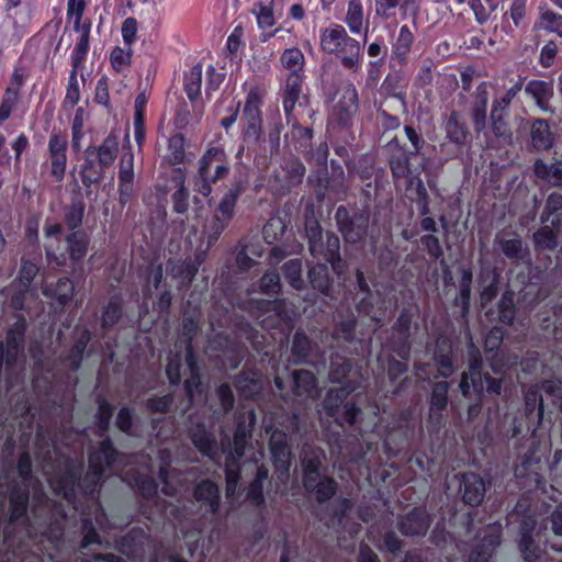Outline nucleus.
Listing matches in <instances>:
<instances>
[{
  "mask_svg": "<svg viewBox=\"0 0 562 562\" xmlns=\"http://www.w3.org/2000/svg\"><path fill=\"white\" fill-rule=\"evenodd\" d=\"M488 104L487 82H481L475 90L474 100L471 108V120L474 131L480 134L486 127Z\"/></svg>",
  "mask_w": 562,
  "mask_h": 562,
  "instance_id": "7c9ffc66",
  "label": "nucleus"
},
{
  "mask_svg": "<svg viewBox=\"0 0 562 562\" xmlns=\"http://www.w3.org/2000/svg\"><path fill=\"white\" fill-rule=\"evenodd\" d=\"M423 165L412 167V172L408 176L401 177L400 179L406 180L407 198L417 206L418 213L422 216L419 222L423 232L438 233L437 223L430 216V196L420 178Z\"/></svg>",
  "mask_w": 562,
  "mask_h": 562,
  "instance_id": "9b49d317",
  "label": "nucleus"
},
{
  "mask_svg": "<svg viewBox=\"0 0 562 562\" xmlns=\"http://www.w3.org/2000/svg\"><path fill=\"white\" fill-rule=\"evenodd\" d=\"M282 66L289 70V72H296L297 75H304L305 57L302 50L297 47L286 48L280 57Z\"/></svg>",
  "mask_w": 562,
  "mask_h": 562,
  "instance_id": "bf43d9fd",
  "label": "nucleus"
},
{
  "mask_svg": "<svg viewBox=\"0 0 562 562\" xmlns=\"http://www.w3.org/2000/svg\"><path fill=\"white\" fill-rule=\"evenodd\" d=\"M319 50L335 56L346 70L358 72L361 68V44L339 23L333 22L319 30Z\"/></svg>",
  "mask_w": 562,
  "mask_h": 562,
  "instance_id": "f03ea898",
  "label": "nucleus"
},
{
  "mask_svg": "<svg viewBox=\"0 0 562 562\" xmlns=\"http://www.w3.org/2000/svg\"><path fill=\"white\" fill-rule=\"evenodd\" d=\"M375 16L383 21L396 19L397 11L402 19L412 16L415 21L420 13L422 0H374Z\"/></svg>",
  "mask_w": 562,
  "mask_h": 562,
  "instance_id": "a211bd4d",
  "label": "nucleus"
},
{
  "mask_svg": "<svg viewBox=\"0 0 562 562\" xmlns=\"http://www.w3.org/2000/svg\"><path fill=\"white\" fill-rule=\"evenodd\" d=\"M313 349L312 339L304 330L297 329L292 339L291 355L296 364L307 363Z\"/></svg>",
  "mask_w": 562,
  "mask_h": 562,
  "instance_id": "a18cd8bd",
  "label": "nucleus"
},
{
  "mask_svg": "<svg viewBox=\"0 0 562 562\" xmlns=\"http://www.w3.org/2000/svg\"><path fill=\"white\" fill-rule=\"evenodd\" d=\"M192 496L206 513L215 515L220 512L221 490L213 480L204 479L198 482L193 487Z\"/></svg>",
  "mask_w": 562,
  "mask_h": 562,
  "instance_id": "b1692460",
  "label": "nucleus"
},
{
  "mask_svg": "<svg viewBox=\"0 0 562 562\" xmlns=\"http://www.w3.org/2000/svg\"><path fill=\"white\" fill-rule=\"evenodd\" d=\"M449 383L447 381L436 382L429 395V414L430 416L439 415L447 409L449 403Z\"/></svg>",
  "mask_w": 562,
  "mask_h": 562,
  "instance_id": "c03bdc74",
  "label": "nucleus"
},
{
  "mask_svg": "<svg viewBox=\"0 0 562 562\" xmlns=\"http://www.w3.org/2000/svg\"><path fill=\"white\" fill-rule=\"evenodd\" d=\"M509 111L507 109H502L496 104H492V111L490 115L491 120V128L493 134L498 138H508L512 136V132L509 125L506 121Z\"/></svg>",
  "mask_w": 562,
  "mask_h": 562,
  "instance_id": "864d4df0",
  "label": "nucleus"
},
{
  "mask_svg": "<svg viewBox=\"0 0 562 562\" xmlns=\"http://www.w3.org/2000/svg\"><path fill=\"white\" fill-rule=\"evenodd\" d=\"M498 322L503 325L510 326L514 324L516 316V307L514 297L510 293H504L497 303Z\"/></svg>",
  "mask_w": 562,
  "mask_h": 562,
  "instance_id": "69168bd1",
  "label": "nucleus"
},
{
  "mask_svg": "<svg viewBox=\"0 0 562 562\" xmlns=\"http://www.w3.org/2000/svg\"><path fill=\"white\" fill-rule=\"evenodd\" d=\"M533 172L538 179L562 188V160L547 164L542 159H537L533 165Z\"/></svg>",
  "mask_w": 562,
  "mask_h": 562,
  "instance_id": "37998d69",
  "label": "nucleus"
},
{
  "mask_svg": "<svg viewBox=\"0 0 562 562\" xmlns=\"http://www.w3.org/2000/svg\"><path fill=\"white\" fill-rule=\"evenodd\" d=\"M145 538V531L134 527L115 540V549L127 558L136 557L143 550Z\"/></svg>",
  "mask_w": 562,
  "mask_h": 562,
  "instance_id": "c9c22d12",
  "label": "nucleus"
},
{
  "mask_svg": "<svg viewBox=\"0 0 562 562\" xmlns=\"http://www.w3.org/2000/svg\"><path fill=\"white\" fill-rule=\"evenodd\" d=\"M402 70H392V72L387 74L381 85V90L386 97L400 99L404 106L405 101L400 91L401 81L403 80Z\"/></svg>",
  "mask_w": 562,
  "mask_h": 562,
  "instance_id": "e2e57ef3",
  "label": "nucleus"
},
{
  "mask_svg": "<svg viewBox=\"0 0 562 562\" xmlns=\"http://www.w3.org/2000/svg\"><path fill=\"white\" fill-rule=\"evenodd\" d=\"M202 65L196 64L184 75L183 89L190 101H195L201 95Z\"/></svg>",
  "mask_w": 562,
  "mask_h": 562,
  "instance_id": "5fc2aeb1",
  "label": "nucleus"
},
{
  "mask_svg": "<svg viewBox=\"0 0 562 562\" xmlns=\"http://www.w3.org/2000/svg\"><path fill=\"white\" fill-rule=\"evenodd\" d=\"M281 272L286 282L295 290L304 288V280L302 278V260L290 259L281 267Z\"/></svg>",
  "mask_w": 562,
  "mask_h": 562,
  "instance_id": "13d9d810",
  "label": "nucleus"
},
{
  "mask_svg": "<svg viewBox=\"0 0 562 562\" xmlns=\"http://www.w3.org/2000/svg\"><path fill=\"white\" fill-rule=\"evenodd\" d=\"M229 173L227 156L220 146L209 147L198 162V171L192 178L193 191L207 198L212 193V184L225 179Z\"/></svg>",
  "mask_w": 562,
  "mask_h": 562,
  "instance_id": "20e7f679",
  "label": "nucleus"
},
{
  "mask_svg": "<svg viewBox=\"0 0 562 562\" xmlns=\"http://www.w3.org/2000/svg\"><path fill=\"white\" fill-rule=\"evenodd\" d=\"M188 436L195 449L204 457L213 459L217 453V440L215 435L207 429L203 422L191 425Z\"/></svg>",
  "mask_w": 562,
  "mask_h": 562,
  "instance_id": "393cba45",
  "label": "nucleus"
},
{
  "mask_svg": "<svg viewBox=\"0 0 562 562\" xmlns=\"http://www.w3.org/2000/svg\"><path fill=\"white\" fill-rule=\"evenodd\" d=\"M67 149V135L53 131L48 138L47 157L49 164V175L57 182L63 181L66 175Z\"/></svg>",
  "mask_w": 562,
  "mask_h": 562,
  "instance_id": "2eb2a0df",
  "label": "nucleus"
},
{
  "mask_svg": "<svg viewBox=\"0 0 562 562\" xmlns=\"http://www.w3.org/2000/svg\"><path fill=\"white\" fill-rule=\"evenodd\" d=\"M148 98L145 92L137 94L134 102V134L138 145L145 139V116Z\"/></svg>",
  "mask_w": 562,
  "mask_h": 562,
  "instance_id": "3c124183",
  "label": "nucleus"
},
{
  "mask_svg": "<svg viewBox=\"0 0 562 562\" xmlns=\"http://www.w3.org/2000/svg\"><path fill=\"white\" fill-rule=\"evenodd\" d=\"M352 368L353 362L351 359L341 356L331 357L329 380L333 383H339L341 385H345V383L350 382L348 380V376Z\"/></svg>",
  "mask_w": 562,
  "mask_h": 562,
  "instance_id": "603ef678",
  "label": "nucleus"
},
{
  "mask_svg": "<svg viewBox=\"0 0 562 562\" xmlns=\"http://www.w3.org/2000/svg\"><path fill=\"white\" fill-rule=\"evenodd\" d=\"M335 220L345 240L358 243L367 235L370 215L364 210L349 211L345 205H339L335 213Z\"/></svg>",
  "mask_w": 562,
  "mask_h": 562,
  "instance_id": "ddd939ff",
  "label": "nucleus"
},
{
  "mask_svg": "<svg viewBox=\"0 0 562 562\" xmlns=\"http://www.w3.org/2000/svg\"><path fill=\"white\" fill-rule=\"evenodd\" d=\"M244 191L240 182L232 184L221 198L206 226L209 244L217 241L236 214L237 202Z\"/></svg>",
  "mask_w": 562,
  "mask_h": 562,
  "instance_id": "9d476101",
  "label": "nucleus"
},
{
  "mask_svg": "<svg viewBox=\"0 0 562 562\" xmlns=\"http://www.w3.org/2000/svg\"><path fill=\"white\" fill-rule=\"evenodd\" d=\"M186 170L177 167L172 170L171 180L177 184V190L171 194L172 211L177 214H187L190 206V192L186 187Z\"/></svg>",
  "mask_w": 562,
  "mask_h": 562,
  "instance_id": "72a5a7b5",
  "label": "nucleus"
},
{
  "mask_svg": "<svg viewBox=\"0 0 562 562\" xmlns=\"http://www.w3.org/2000/svg\"><path fill=\"white\" fill-rule=\"evenodd\" d=\"M501 544L499 533H487L472 548L468 562H490Z\"/></svg>",
  "mask_w": 562,
  "mask_h": 562,
  "instance_id": "58836bf2",
  "label": "nucleus"
},
{
  "mask_svg": "<svg viewBox=\"0 0 562 562\" xmlns=\"http://www.w3.org/2000/svg\"><path fill=\"white\" fill-rule=\"evenodd\" d=\"M304 78V75L289 72L284 80V85L281 87L280 95L288 124H290L292 120H295L294 110L302 94Z\"/></svg>",
  "mask_w": 562,
  "mask_h": 562,
  "instance_id": "412c9836",
  "label": "nucleus"
},
{
  "mask_svg": "<svg viewBox=\"0 0 562 562\" xmlns=\"http://www.w3.org/2000/svg\"><path fill=\"white\" fill-rule=\"evenodd\" d=\"M124 315V300L121 293H114L110 296L108 303L103 306L100 317L101 328L109 330L120 323Z\"/></svg>",
  "mask_w": 562,
  "mask_h": 562,
  "instance_id": "e433bc0d",
  "label": "nucleus"
},
{
  "mask_svg": "<svg viewBox=\"0 0 562 562\" xmlns=\"http://www.w3.org/2000/svg\"><path fill=\"white\" fill-rule=\"evenodd\" d=\"M92 334L88 328H83L79 333L74 345L70 347V349L64 357V362L69 367L70 370H79L83 361L87 347L90 344Z\"/></svg>",
  "mask_w": 562,
  "mask_h": 562,
  "instance_id": "4c0bfd02",
  "label": "nucleus"
},
{
  "mask_svg": "<svg viewBox=\"0 0 562 562\" xmlns=\"http://www.w3.org/2000/svg\"><path fill=\"white\" fill-rule=\"evenodd\" d=\"M303 487L318 504L329 502L337 494L339 488L337 481L326 474L319 476V479H313L312 481L303 483Z\"/></svg>",
  "mask_w": 562,
  "mask_h": 562,
  "instance_id": "2f4dec72",
  "label": "nucleus"
},
{
  "mask_svg": "<svg viewBox=\"0 0 562 562\" xmlns=\"http://www.w3.org/2000/svg\"><path fill=\"white\" fill-rule=\"evenodd\" d=\"M75 286L72 281L67 277H63L58 279L54 289L52 290V296L57 301L59 305L65 306L72 301Z\"/></svg>",
  "mask_w": 562,
  "mask_h": 562,
  "instance_id": "338daca9",
  "label": "nucleus"
},
{
  "mask_svg": "<svg viewBox=\"0 0 562 562\" xmlns=\"http://www.w3.org/2000/svg\"><path fill=\"white\" fill-rule=\"evenodd\" d=\"M524 404L527 418L537 417L538 422L543 419L544 405L538 385H532L524 392Z\"/></svg>",
  "mask_w": 562,
  "mask_h": 562,
  "instance_id": "49530a36",
  "label": "nucleus"
},
{
  "mask_svg": "<svg viewBox=\"0 0 562 562\" xmlns=\"http://www.w3.org/2000/svg\"><path fill=\"white\" fill-rule=\"evenodd\" d=\"M459 280V292L454 299V304L460 306L462 312L467 313L471 303V285L473 281V272L470 267L461 268Z\"/></svg>",
  "mask_w": 562,
  "mask_h": 562,
  "instance_id": "8fccbe9b",
  "label": "nucleus"
},
{
  "mask_svg": "<svg viewBox=\"0 0 562 562\" xmlns=\"http://www.w3.org/2000/svg\"><path fill=\"white\" fill-rule=\"evenodd\" d=\"M121 453L114 447V443L110 437H105L99 442L97 451L89 454V475L100 476L104 474L105 469L113 468Z\"/></svg>",
  "mask_w": 562,
  "mask_h": 562,
  "instance_id": "6ab92c4d",
  "label": "nucleus"
},
{
  "mask_svg": "<svg viewBox=\"0 0 562 562\" xmlns=\"http://www.w3.org/2000/svg\"><path fill=\"white\" fill-rule=\"evenodd\" d=\"M432 524V517L425 507L416 506L397 518V530L405 537H424Z\"/></svg>",
  "mask_w": 562,
  "mask_h": 562,
  "instance_id": "f3484780",
  "label": "nucleus"
},
{
  "mask_svg": "<svg viewBox=\"0 0 562 562\" xmlns=\"http://www.w3.org/2000/svg\"><path fill=\"white\" fill-rule=\"evenodd\" d=\"M344 23L349 29L350 33L364 35V42L369 32V20L364 19V10L362 0H348L347 12L344 18Z\"/></svg>",
  "mask_w": 562,
  "mask_h": 562,
  "instance_id": "473e14b6",
  "label": "nucleus"
},
{
  "mask_svg": "<svg viewBox=\"0 0 562 562\" xmlns=\"http://www.w3.org/2000/svg\"><path fill=\"white\" fill-rule=\"evenodd\" d=\"M134 485L144 499L150 501L158 494L159 485L157 481L148 474L136 473L134 476Z\"/></svg>",
  "mask_w": 562,
  "mask_h": 562,
  "instance_id": "0e129e2a",
  "label": "nucleus"
},
{
  "mask_svg": "<svg viewBox=\"0 0 562 562\" xmlns=\"http://www.w3.org/2000/svg\"><path fill=\"white\" fill-rule=\"evenodd\" d=\"M357 325L358 318L352 312L338 313L334 319L331 338L337 344H355Z\"/></svg>",
  "mask_w": 562,
  "mask_h": 562,
  "instance_id": "c85d7f7f",
  "label": "nucleus"
},
{
  "mask_svg": "<svg viewBox=\"0 0 562 562\" xmlns=\"http://www.w3.org/2000/svg\"><path fill=\"white\" fill-rule=\"evenodd\" d=\"M64 224L70 231H80L85 214L86 203L82 196H76L71 202L63 207Z\"/></svg>",
  "mask_w": 562,
  "mask_h": 562,
  "instance_id": "a19ab883",
  "label": "nucleus"
},
{
  "mask_svg": "<svg viewBox=\"0 0 562 562\" xmlns=\"http://www.w3.org/2000/svg\"><path fill=\"white\" fill-rule=\"evenodd\" d=\"M459 491L465 505L477 507L484 501L486 482L477 473L464 472L460 475Z\"/></svg>",
  "mask_w": 562,
  "mask_h": 562,
  "instance_id": "5701e85b",
  "label": "nucleus"
},
{
  "mask_svg": "<svg viewBox=\"0 0 562 562\" xmlns=\"http://www.w3.org/2000/svg\"><path fill=\"white\" fill-rule=\"evenodd\" d=\"M235 389L246 400H254L262 390V375L256 369L244 368L233 380Z\"/></svg>",
  "mask_w": 562,
  "mask_h": 562,
  "instance_id": "a878e982",
  "label": "nucleus"
},
{
  "mask_svg": "<svg viewBox=\"0 0 562 562\" xmlns=\"http://www.w3.org/2000/svg\"><path fill=\"white\" fill-rule=\"evenodd\" d=\"M530 136L536 150H548L553 146L554 136L546 120L538 119L532 123Z\"/></svg>",
  "mask_w": 562,
  "mask_h": 562,
  "instance_id": "79ce46f5",
  "label": "nucleus"
},
{
  "mask_svg": "<svg viewBox=\"0 0 562 562\" xmlns=\"http://www.w3.org/2000/svg\"><path fill=\"white\" fill-rule=\"evenodd\" d=\"M66 247L59 251L60 239L57 246L45 245V257L48 265L64 267L69 260L74 267L83 263L90 247V237L85 231L70 232L65 236Z\"/></svg>",
  "mask_w": 562,
  "mask_h": 562,
  "instance_id": "6e6552de",
  "label": "nucleus"
},
{
  "mask_svg": "<svg viewBox=\"0 0 562 562\" xmlns=\"http://www.w3.org/2000/svg\"><path fill=\"white\" fill-rule=\"evenodd\" d=\"M330 177H325L324 179H318V184L315 189L316 199L318 201H324L327 196L329 198L330 193H339L345 189V171L342 165L335 160H330Z\"/></svg>",
  "mask_w": 562,
  "mask_h": 562,
  "instance_id": "bb28decb",
  "label": "nucleus"
},
{
  "mask_svg": "<svg viewBox=\"0 0 562 562\" xmlns=\"http://www.w3.org/2000/svg\"><path fill=\"white\" fill-rule=\"evenodd\" d=\"M418 314L417 306H404L400 311V314L394 322L392 329L395 334H397L403 340L397 345L394 351L404 360L408 359L411 345V329L414 317Z\"/></svg>",
  "mask_w": 562,
  "mask_h": 562,
  "instance_id": "4be33fe9",
  "label": "nucleus"
},
{
  "mask_svg": "<svg viewBox=\"0 0 562 562\" xmlns=\"http://www.w3.org/2000/svg\"><path fill=\"white\" fill-rule=\"evenodd\" d=\"M203 258L198 255L194 258H186L176 265L172 269L173 278L180 279L183 285H190L194 280Z\"/></svg>",
  "mask_w": 562,
  "mask_h": 562,
  "instance_id": "de8ad7c7",
  "label": "nucleus"
},
{
  "mask_svg": "<svg viewBox=\"0 0 562 562\" xmlns=\"http://www.w3.org/2000/svg\"><path fill=\"white\" fill-rule=\"evenodd\" d=\"M356 391L355 382H347L339 387H331L323 400V409L328 417L338 418L340 409L348 402V397Z\"/></svg>",
  "mask_w": 562,
  "mask_h": 562,
  "instance_id": "cd10ccee",
  "label": "nucleus"
},
{
  "mask_svg": "<svg viewBox=\"0 0 562 562\" xmlns=\"http://www.w3.org/2000/svg\"><path fill=\"white\" fill-rule=\"evenodd\" d=\"M404 132L413 149L401 145L396 137L390 142L392 153L389 157V167L395 181L412 172V167H415L412 162L413 159L422 154L426 145L423 136L412 125H405Z\"/></svg>",
  "mask_w": 562,
  "mask_h": 562,
  "instance_id": "0eeeda50",
  "label": "nucleus"
},
{
  "mask_svg": "<svg viewBox=\"0 0 562 562\" xmlns=\"http://www.w3.org/2000/svg\"><path fill=\"white\" fill-rule=\"evenodd\" d=\"M445 136L438 144L437 153L441 162L463 161L471 151L473 135L462 112L453 110L442 123Z\"/></svg>",
  "mask_w": 562,
  "mask_h": 562,
  "instance_id": "7ed1b4c3",
  "label": "nucleus"
},
{
  "mask_svg": "<svg viewBox=\"0 0 562 562\" xmlns=\"http://www.w3.org/2000/svg\"><path fill=\"white\" fill-rule=\"evenodd\" d=\"M538 29L557 33L562 37V15L552 10L541 12L537 23Z\"/></svg>",
  "mask_w": 562,
  "mask_h": 562,
  "instance_id": "774afa93",
  "label": "nucleus"
},
{
  "mask_svg": "<svg viewBox=\"0 0 562 562\" xmlns=\"http://www.w3.org/2000/svg\"><path fill=\"white\" fill-rule=\"evenodd\" d=\"M110 65L116 74H124L132 66L133 49L132 47L115 46L110 52Z\"/></svg>",
  "mask_w": 562,
  "mask_h": 562,
  "instance_id": "4d7b16f0",
  "label": "nucleus"
},
{
  "mask_svg": "<svg viewBox=\"0 0 562 562\" xmlns=\"http://www.w3.org/2000/svg\"><path fill=\"white\" fill-rule=\"evenodd\" d=\"M416 45L415 32L408 24H403L391 44L389 67L391 70L404 69L411 63V55Z\"/></svg>",
  "mask_w": 562,
  "mask_h": 562,
  "instance_id": "4468645a",
  "label": "nucleus"
},
{
  "mask_svg": "<svg viewBox=\"0 0 562 562\" xmlns=\"http://www.w3.org/2000/svg\"><path fill=\"white\" fill-rule=\"evenodd\" d=\"M186 138L181 133L171 135L168 139V156L170 165L177 166L184 162L186 159Z\"/></svg>",
  "mask_w": 562,
  "mask_h": 562,
  "instance_id": "052dcab7",
  "label": "nucleus"
},
{
  "mask_svg": "<svg viewBox=\"0 0 562 562\" xmlns=\"http://www.w3.org/2000/svg\"><path fill=\"white\" fill-rule=\"evenodd\" d=\"M540 222L549 225H543L538 228L533 235L532 240L537 250H554L558 247V232L562 227V194L551 193L547 198L544 209L540 215Z\"/></svg>",
  "mask_w": 562,
  "mask_h": 562,
  "instance_id": "423d86ee",
  "label": "nucleus"
},
{
  "mask_svg": "<svg viewBox=\"0 0 562 562\" xmlns=\"http://www.w3.org/2000/svg\"><path fill=\"white\" fill-rule=\"evenodd\" d=\"M266 90L261 86H252L248 90L241 111V134L245 142L257 143L262 134V111Z\"/></svg>",
  "mask_w": 562,
  "mask_h": 562,
  "instance_id": "1a4fd4ad",
  "label": "nucleus"
},
{
  "mask_svg": "<svg viewBox=\"0 0 562 562\" xmlns=\"http://www.w3.org/2000/svg\"><path fill=\"white\" fill-rule=\"evenodd\" d=\"M532 528L522 527L519 539V551L521 557L527 562H533L539 558V549L532 537Z\"/></svg>",
  "mask_w": 562,
  "mask_h": 562,
  "instance_id": "680f3d73",
  "label": "nucleus"
},
{
  "mask_svg": "<svg viewBox=\"0 0 562 562\" xmlns=\"http://www.w3.org/2000/svg\"><path fill=\"white\" fill-rule=\"evenodd\" d=\"M119 153V139L115 135H108L98 147L89 146L86 149V158L81 166L80 177L82 184L90 189L98 184L104 177V170L111 167Z\"/></svg>",
  "mask_w": 562,
  "mask_h": 562,
  "instance_id": "39448f33",
  "label": "nucleus"
},
{
  "mask_svg": "<svg viewBox=\"0 0 562 562\" xmlns=\"http://www.w3.org/2000/svg\"><path fill=\"white\" fill-rule=\"evenodd\" d=\"M293 393L297 396L308 395L316 387V376L308 370H296L293 372Z\"/></svg>",
  "mask_w": 562,
  "mask_h": 562,
  "instance_id": "6e6d98bb",
  "label": "nucleus"
},
{
  "mask_svg": "<svg viewBox=\"0 0 562 562\" xmlns=\"http://www.w3.org/2000/svg\"><path fill=\"white\" fill-rule=\"evenodd\" d=\"M269 450L274 465L284 468L290 467L291 447L289 443V436L285 431L274 429L269 439Z\"/></svg>",
  "mask_w": 562,
  "mask_h": 562,
  "instance_id": "c756f323",
  "label": "nucleus"
},
{
  "mask_svg": "<svg viewBox=\"0 0 562 562\" xmlns=\"http://www.w3.org/2000/svg\"><path fill=\"white\" fill-rule=\"evenodd\" d=\"M305 236L311 255L326 261L316 263L308 270L310 284L314 290L329 296L334 289V273L340 274L342 268L340 239L337 234L327 232L324 240V232L317 220L305 222Z\"/></svg>",
  "mask_w": 562,
  "mask_h": 562,
  "instance_id": "f257e3e1",
  "label": "nucleus"
},
{
  "mask_svg": "<svg viewBox=\"0 0 562 562\" xmlns=\"http://www.w3.org/2000/svg\"><path fill=\"white\" fill-rule=\"evenodd\" d=\"M468 371L461 373L460 391L464 397L472 395L482 400L484 396L483 387V357L480 348L470 340L467 345Z\"/></svg>",
  "mask_w": 562,
  "mask_h": 562,
  "instance_id": "f8f14e48",
  "label": "nucleus"
},
{
  "mask_svg": "<svg viewBox=\"0 0 562 562\" xmlns=\"http://www.w3.org/2000/svg\"><path fill=\"white\" fill-rule=\"evenodd\" d=\"M95 403L98 406L93 418L95 435L103 437L110 431L111 420L115 408L105 397L102 396H98L95 398Z\"/></svg>",
  "mask_w": 562,
  "mask_h": 562,
  "instance_id": "ea45409f",
  "label": "nucleus"
},
{
  "mask_svg": "<svg viewBox=\"0 0 562 562\" xmlns=\"http://www.w3.org/2000/svg\"><path fill=\"white\" fill-rule=\"evenodd\" d=\"M525 91L541 109L547 111L549 109V101L553 94L552 85L542 80H530Z\"/></svg>",
  "mask_w": 562,
  "mask_h": 562,
  "instance_id": "09e8293b",
  "label": "nucleus"
},
{
  "mask_svg": "<svg viewBox=\"0 0 562 562\" xmlns=\"http://www.w3.org/2000/svg\"><path fill=\"white\" fill-rule=\"evenodd\" d=\"M30 506V486L19 482H11L8 485V522L15 525L27 520Z\"/></svg>",
  "mask_w": 562,
  "mask_h": 562,
  "instance_id": "dca6fc26",
  "label": "nucleus"
},
{
  "mask_svg": "<svg viewBox=\"0 0 562 562\" xmlns=\"http://www.w3.org/2000/svg\"><path fill=\"white\" fill-rule=\"evenodd\" d=\"M269 479V470L265 464L257 467L256 474L246 488L245 499L251 506L261 508L266 505L265 483Z\"/></svg>",
  "mask_w": 562,
  "mask_h": 562,
  "instance_id": "f704fd0d",
  "label": "nucleus"
},
{
  "mask_svg": "<svg viewBox=\"0 0 562 562\" xmlns=\"http://www.w3.org/2000/svg\"><path fill=\"white\" fill-rule=\"evenodd\" d=\"M359 110V95L353 83L344 88L342 94L333 109L331 116L341 127H350Z\"/></svg>",
  "mask_w": 562,
  "mask_h": 562,
  "instance_id": "aec40b11",
  "label": "nucleus"
}]
</instances>
